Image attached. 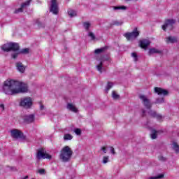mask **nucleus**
<instances>
[{"instance_id": "nucleus-1", "label": "nucleus", "mask_w": 179, "mask_h": 179, "mask_svg": "<svg viewBox=\"0 0 179 179\" xmlns=\"http://www.w3.org/2000/svg\"><path fill=\"white\" fill-rule=\"evenodd\" d=\"M3 92L5 94H8L9 96H14L20 93H27L29 92V86H27V84L17 80H7L4 82Z\"/></svg>"}, {"instance_id": "nucleus-2", "label": "nucleus", "mask_w": 179, "mask_h": 179, "mask_svg": "<svg viewBox=\"0 0 179 179\" xmlns=\"http://www.w3.org/2000/svg\"><path fill=\"white\" fill-rule=\"evenodd\" d=\"M19 48V43L13 42L5 43L1 45V50L3 51H5L6 52H9L10 51L14 52L11 54V57L13 59H16L20 54H29L30 51L29 48H24L20 51Z\"/></svg>"}, {"instance_id": "nucleus-3", "label": "nucleus", "mask_w": 179, "mask_h": 179, "mask_svg": "<svg viewBox=\"0 0 179 179\" xmlns=\"http://www.w3.org/2000/svg\"><path fill=\"white\" fill-rule=\"evenodd\" d=\"M73 151L71 147L66 145L60 151L59 158L62 162L66 163L71 160Z\"/></svg>"}, {"instance_id": "nucleus-4", "label": "nucleus", "mask_w": 179, "mask_h": 179, "mask_svg": "<svg viewBox=\"0 0 179 179\" xmlns=\"http://www.w3.org/2000/svg\"><path fill=\"white\" fill-rule=\"evenodd\" d=\"M36 159L37 160H41V159H48V160H51V159H52V156L47 153L45 150L41 148L37 150Z\"/></svg>"}, {"instance_id": "nucleus-5", "label": "nucleus", "mask_w": 179, "mask_h": 179, "mask_svg": "<svg viewBox=\"0 0 179 179\" xmlns=\"http://www.w3.org/2000/svg\"><path fill=\"white\" fill-rule=\"evenodd\" d=\"M138 97L143 106H144L145 108H148V110H150V108H152V103L149 97H148V96L144 94H140Z\"/></svg>"}, {"instance_id": "nucleus-6", "label": "nucleus", "mask_w": 179, "mask_h": 179, "mask_svg": "<svg viewBox=\"0 0 179 179\" xmlns=\"http://www.w3.org/2000/svg\"><path fill=\"white\" fill-rule=\"evenodd\" d=\"M139 36L138 28H135L132 32H127L124 34V37L127 38V41H132Z\"/></svg>"}, {"instance_id": "nucleus-7", "label": "nucleus", "mask_w": 179, "mask_h": 179, "mask_svg": "<svg viewBox=\"0 0 179 179\" xmlns=\"http://www.w3.org/2000/svg\"><path fill=\"white\" fill-rule=\"evenodd\" d=\"M20 106L24 108H30L33 106V100L30 97H24L20 99Z\"/></svg>"}, {"instance_id": "nucleus-8", "label": "nucleus", "mask_w": 179, "mask_h": 179, "mask_svg": "<svg viewBox=\"0 0 179 179\" xmlns=\"http://www.w3.org/2000/svg\"><path fill=\"white\" fill-rule=\"evenodd\" d=\"M10 134L12 138L14 139H26L23 133L19 129H12L10 131Z\"/></svg>"}, {"instance_id": "nucleus-9", "label": "nucleus", "mask_w": 179, "mask_h": 179, "mask_svg": "<svg viewBox=\"0 0 179 179\" xmlns=\"http://www.w3.org/2000/svg\"><path fill=\"white\" fill-rule=\"evenodd\" d=\"M50 11L52 12L53 15H58L59 12V7H58L57 0H51Z\"/></svg>"}, {"instance_id": "nucleus-10", "label": "nucleus", "mask_w": 179, "mask_h": 179, "mask_svg": "<svg viewBox=\"0 0 179 179\" xmlns=\"http://www.w3.org/2000/svg\"><path fill=\"white\" fill-rule=\"evenodd\" d=\"M176 23V20H167L165 21L164 24L162 26V29L166 31V29L169 30L173 29V25Z\"/></svg>"}, {"instance_id": "nucleus-11", "label": "nucleus", "mask_w": 179, "mask_h": 179, "mask_svg": "<svg viewBox=\"0 0 179 179\" xmlns=\"http://www.w3.org/2000/svg\"><path fill=\"white\" fill-rule=\"evenodd\" d=\"M154 92L158 94V96H167L169 94V91L158 87L154 88Z\"/></svg>"}, {"instance_id": "nucleus-12", "label": "nucleus", "mask_w": 179, "mask_h": 179, "mask_svg": "<svg viewBox=\"0 0 179 179\" xmlns=\"http://www.w3.org/2000/svg\"><path fill=\"white\" fill-rule=\"evenodd\" d=\"M139 45L143 50H148V47L150 45V41L148 39H142L139 41Z\"/></svg>"}, {"instance_id": "nucleus-13", "label": "nucleus", "mask_w": 179, "mask_h": 179, "mask_svg": "<svg viewBox=\"0 0 179 179\" xmlns=\"http://www.w3.org/2000/svg\"><path fill=\"white\" fill-rule=\"evenodd\" d=\"M24 122L30 124L34 122V115H27L23 117Z\"/></svg>"}, {"instance_id": "nucleus-14", "label": "nucleus", "mask_w": 179, "mask_h": 179, "mask_svg": "<svg viewBox=\"0 0 179 179\" xmlns=\"http://www.w3.org/2000/svg\"><path fill=\"white\" fill-rule=\"evenodd\" d=\"M29 5H30V1H27L25 3H23L21 5V8L16 10L15 11V13H19L20 12H23V9H24V8H26V6H29Z\"/></svg>"}, {"instance_id": "nucleus-15", "label": "nucleus", "mask_w": 179, "mask_h": 179, "mask_svg": "<svg viewBox=\"0 0 179 179\" xmlns=\"http://www.w3.org/2000/svg\"><path fill=\"white\" fill-rule=\"evenodd\" d=\"M16 68L21 73H23L26 71V67L21 62L16 63Z\"/></svg>"}, {"instance_id": "nucleus-16", "label": "nucleus", "mask_w": 179, "mask_h": 179, "mask_svg": "<svg viewBox=\"0 0 179 179\" xmlns=\"http://www.w3.org/2000/svg\"><path fill=\"white\" fill-rule=\"evenodd\" d=\"M162 50L152 48L149 50L148 55H153V54H162Z\"/></svg>"}, {"instance_id": "nucleus-17", "label": "nucleus", "mask_w": 179, "mask_h": 179, "mask_svg": "<svg viewBox=\"0 0 179 179\" xmlns=\"http://www.w3.org/2000/svg\"><path fill=\"white\" fill-rule=\"evenodd\" d=\"M178 40L175 36H169L166 38V43H167V44H173L174 43H177Z\"/></svg>"}, {"instance_id": "nucleus-18", "label": "nucleus", "mask_w": 179, "mask_h": 179, "mask_svg": "<svg viewBox=\"0 0 179 179\" xmlns=\"http://www.w3.org/2000/svg\"><path fill=\"white\" fill-rule=\"evenodd\" d=\"M149 114L151 115V117H154V118H157V120H162L163 117L161 115L157 114L156 112L153 110H150L149 112Z\"/></svg>"}, {"instance_id": "nucleus-19", "label": "nucleus", "mask_w": 179, "mask_h": 179, "mask_svg": "<svg viewBox=\"0 0 179 179\" xmlns=\"http://www.w3.org/2000/svg\"><path fill=\"white\" fill-rule=\"evenodd\" d=\"M67 108L70 111H73V113H78V108L75 106V105L72 103H68L67 104Z\"/></svg>"}, {"instance_id": "nucleus-20", "label": "nucleus", "mask_w": 179, "mask_h": 179, "mask_svg": "<svg viewBox=\"0 0 179 179\" xmlns=\"http://www.w3.org/2000/svg\"><path fill=\"white\" fill-rule=\"evenodd\" d=\"M113 10H127V9H128V7L125 6H113Z\"/></svg>"}, {"instance_id": "nucleus-21", "label": "nucleus", "mask_w": 179, "mask_h": 179, "mask_svg": "<svg viewBox=\"0 0 179 179\" xmlns=\"http://www.w3.org/2000/svg\"><path fill=\"white\" fill-rule=\"evenodd\" d=\"M113 86H114L113 83H111V82L108 81V82L107 83V85H106V88H105V92H106V93H108L110 89H112V87H113Z\"/></svg>"}, {"instance_id": "nucleus-22", "label": "nucleus", "mask_w": 179, "mask_h": 179, "mask_svg": "<svg viewBox=\"0 0 179 179\" xmlns=\"http://www.w3.org/2000/svg\"><path fill=\"white\" fill-rule=\"evenodd\" d=\"M68 13L70 17H75V16L77 15L76 11L72 9H69L68 10Z\"/></svg>"}, {"instance_id": "nucleus-23", "label": "nucleus", "mask_w": 179, "mask_h": 179, "mask_svg": "<svg viewBox=\"0 0 179 179\" xmlns=\"http://www.w3.org/2000/svg\"><path fill=\"white\" fill-rule=\"evenodd\" d=\"M172 148L173 150L176 152V153H179V145L177 143H173Z\"/></svg>"}, {"instance_id": "nucleus-24", "label": "nucleus", "mask_w": 179, "mask_h": 179, "mask_svg": "<svg viewBox=\"0 0 179 179\" xmlns=\"http://www.w3.org/2000/svg\"><path fill=\"white\" fill-rule=\"evenodd\" d=\"M112 97L113 100H120V94L115 91L112 92Z\"/></svg>"}, {"instance_id": "nucleus-25", "label": "nucleus", "mask_w": 179, "mask_h": 179, "mask_svg": "<svg viewBox=\"0 0 179 179\" xmlns=\"http://www.w3.org/2000/svg\"><path fill=\"white\" fill-rule=\"evenodd\" d=\"M73 136L69 134H66L64 135V141H72Z\"/></svg>"}, {"instance_id": "nucleus-26", "label": "nucleus", "mask_w": 179, "mask_h": 179, "mask_svg": "<svg viewBox=\"0 0 179 179\" xmlns=\"http://www.w3.org/2000/svg\"><path fill=\"white\" fill-rule=\"evenodd\" d=\"M83 26L84 29H85V30H89V29H90V26H92V24L89 22H85L83 23Z\"/></svg>"}, {"instance_id": "nucleus-27", "label": "nucleus", "mask_w": 179, "mask_h": 179, "mask_svg": "<svg viewBox=\"0 0 179 179\" xmlns=\"http://www.w3.org/2000/svg\"><path fill=\"white\" fill-rule=\"evenodd\" d=\"M104 51H106V48H101L99 49H96L94 50V53L95 54H101V52H104Z\"/></svg>"}, {"instance_id": "nucleus-28", "label": "nucleus", "mask_w": 179, "mask_h": 179, "mask_svg": "<svg viewBox=\"0 0 179 179\" xmlns=\"http://www.w3.org/2000/svg\"><path fill=\"white\" fill-rule=\"evenodd\" d=\"M96 69L101 73L102 69H103V62H101L97 66H96Z\"/></svg>"}, {"instance_id": "nucleus-29", "label": "nucleus", "mask_w": 179, "mask_h": 179, "mask_svg": "<svg viewBox=\"0 0 179 179\" xmlns=\"http://www.w3.org/2000/svg\"><path fill=\"white\" fill-rule=\"evenodd\" d=\"M159 131H156V130H152V134H151V138L152 139H156V138H157V133Z\"/></svg>"}, {"instance_id": "nucleus-30", "label": "nucleus", "mask_w": 179, "mask_h": 179, "mask_svg": "<svg viewBox=\"0 0 179 179\" xmlns=\"http://www.w3.org/2000/svg\"><path fill=\"white\" fill-rule=\"evenodd\" d=\"M108 162H110V158L108 156H104L103 157V160L102 162L103 163V164H106V163H108Z\"/></svg>"}, {"instance_id": "nucleus-31", "label": "nucleus", "mask_w": 179, "mask_h": 179, "mask_svg": "<svg viewBox=\"0 0 179 179\" xmlns=\"http://www.w3.org/2000/svg\"><path fill=\"white\" fill-rule=\"evenodd\" d=\"M162 103H164V98L157 99L155 101V104H162Z\"/></svg>"}, {"instance_id": "nucleus-32", "label": "nucleus", "mask_w": 179, "mask_h": 179, "mask_svg": "<svg viewBox=\"0 0 179 179\" xmlns=\"http://www.w3.org/2000/svg\"><path fill=\"white\" fill-rule=\"evenodd\" d=\"M163 177H164V175L160 174V175H158L157 176L151 177L149 179H160V178H163Z\"/></svg>"}, {"instance_id": "nucleus-33", "label": "nucleus", "mask_w": 179, "mask_h": 179, "mask_svg": "<svg viewBox=\"0 0 179 179\" xmlns=\"http://www.w3.org/2000/svg\"><path fill=\"white\" fill-rule=\"evenodd\" d=\"M88 36L91 38V40H96V36L93 32H89Z\"/></svg>"}, {"instance_id": "nucleus-34", "label": "nucleus", "mask_w": 179, "mask_h": 179, "mask_svg": "<svg viewBox=\"0 0 179 179\" xmlns=\"http://www.w3.org/2000/svg\"><path fill=\"white\" fill-rule=\"evenodd\" d=\"M74 132L78 136L82 135V130L80 129H74Z\"/></svg>"}, {"instance_id": "nucleus-35", "label": "nucleus", "mask_w": 179, "mask_h": 179, "mask_svg": "<svg viewBox=\"0 0 179 179\" xmlns=\"http://www.w3.org/2000/svg\"><path fill=\"white\" fill-rule=\"evenodd\" d=\"M100 151L103 152V153H104V154L107 153V147H106V146L101 147L100 149Z\"/></svg>"}, {"instance_id": "nucleus-36", "label": "nucleus", "mask_w": 179, "mask_h": 179, "mask_svg": "<svg viewBox=\"0 0 179 179\" xmlns=\"http://www.w3.org/2000/svg\"><path fill=\"white\" fill-rule=\"evenodd\" d=\"M131 57L134 59V61H138V55L136 52L131 53Z\"/></svg>"}, {"instance_id": "nucleus-37", "label": "nucleus", "mask_w": 179, "mask_h": 179, "mask_svg": "<svg viewBox=\"0 0 179 179\" xmlns=\"http://www.w3.org/2000/svg\"><path fill=\"white\" fill-rule=\"evenodd\" d=\"M38 173L43 176V175L45 174V169H39L38 171Z\"/></svg>"}, {"instance_id": "nucleus-38", "label": "nucleus", "mask_w": 179, "mask_h": 179, "mask_svg": "<svg viewBox=\"0 0 179 179\" xmlns=\"http://www.w3.org/2000/svg\"><path fill=\"white\" fill-rule=\"evenodd\" d=\"M105 61H110V57H103L101 59V62H104Z\"/></svg>"}, {"instance_id": "nucleus-39", "label": "nucleus", "mask_w": 179, "mask_h": 179, "mask_svg": "<svg viewBox=\"0 0 179 179\" xmlns=\"http://www.w3.org/2000/svg\"><path fill=\"white\" fill-rule=\"evenodd\" d=\"M0 108H1V111L5 110V105L3 103L0 104Z\"/></svg>"}, {"instance_id": "nucleus-40", "label": "nucleus", "mask_w": 179, "mask_h": 179, "mask_svg": "<svg viewBox=\"0 0 179 179\" xmlns=\"http://www.w3.org/2000/svg\"><path fill=\"white\" fill-rule=\"evenodd\" d=\"M110 153L112 155H115V150H114V148H113V147L110 148Z\"/></svg>"}, {"instance_id": "nucleus-41", "label": "nucleus", "mask_w": 179, "mask_h": 179, "mask_svg": "<svg viewBox=\"0 0 179 179\" xmlns=\"http://www.w3.org/2000/svg\"><path fill=\"white\" fill-rule=\"evenodd\" d=\"M36 24H38V26H40L41 24V22L38 20H36Z\"/></svg>"}, {"instance_id": "nucleus-42", "label": "nucleus", "mask_w": 179, "mask_h": 179, "mask_svg": "<svg viewBox=\"0 0 179 179\" xmlns=\"http://www.w3.org/2000/svg\"><path fill=\"white\" fill-rule=\"evenodd\" d=\"M40 110H44V105L41 104V106H40Z\"/></svg>"}, {"instance_id": "nucleus-43", "label": "nucleus", "mask_w": 179, "mask_h": 179, "mask_svg": "<svg viewBox=\"0 0 179 179\" xmlns=\"http://www.w3.org/2000/svg\"><path fill=\"white\" fill-rule=\"evenodd\" d=\"M29 177L28 176H25L23 179H28Z\"/></svg>"}, {"instance_id": "nucleus-44", "label": "nucleus", "mask_w": 179, "mask_h": 179, "mask_svg": "<svg viewBox=\"0 0 179 179\" xmlns=\"http://www.w3.org/2000/svg\"><path fill=\"white\" fill-rule=\"evenodd\" d=\"M162 160H166V158H164V157H162L161 158Z\"/></svg>"}, {"instance_id": "nucleus-45", "label": "nucleus", "mask_w": 179, "mask_h": 179, "mask_svg": "<svg viewBox=\"0 0 179 179\" xmlns=\"http://www.w3.org/2000/svg\"><path fill=\"white\" fill-rule=\"evenodd\" d=\"M114 24H118V23H117V22H115Z\"/></svg>"}, {"instance_id": "nucleus-46", "label": "nucleus", "mask_w": 179, "mask_h": 179, "mask_svg": "<svg viewBox=\"0 0 179 179\" xmlns=\"http://www.w3.org/2000/svg\"><path fill=\"white\" fill-rule=\"evenodd\" d=\"M126 1H131V0H126Z\"/></svg>"}]
</instances>
